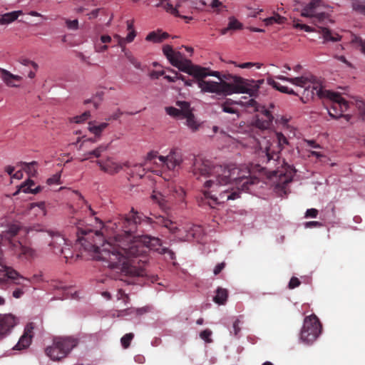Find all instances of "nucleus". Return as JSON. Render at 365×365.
<instances>
[{
  "label": "nucleus",
  "mask_w": 365,
  "mask_h": 365,
  "mask_svg": "<svg viewBox=\"0 0 365 365\" xmlns=\"http://www.w3.org/2000/svg\"><path fill=\"white\" fill-rule=\"evenodd\" d=\"M242 28V24L234 16H231L229 18L227 26L221 30V34H225L230 31H236L241 29Z\"/></svg>",
  "instance_id": "25"
},
{
  "label": "nucleus",
  "mask_w": 365,
  "mask_h": 365,
  "mask_svg": "<svg viewBox=\"0 0 365 365\" xmlns=\"http://www.w3.org/2000/svg\"><path fill=\"white\" fill-rule=\"evenodd\" d=\"M322 226V224L319 222H317V221H310V222H307L305 223V227H321Z\"/></svg>",
  "instance_id": "53"
},
{
  "label": "nucleus",
  "mask_w": 365,
  "mask_h": 365,
  "mask_svg": "<svg viewBox=\"0 0 365 365\" xmlns=\"http://www.w3.org/2000/svg\"><path fill=\"white\" fill-rule=\"evenodd\" d=\"M307 144L314 148H320L319 145L317 144L314 140H307Z\"/></svg>",
  "instance_id": "62"
},
{
  "label": "nucleus",
  "mask_w": 365,
  "mask_h": 365,
  "mask_svg": "<svg viewBox=\"0 0 365 365\" xmlns=\"http://www.w3.org/2000/svg\"><path fill=\"white\" fill-rule=\"evenodd\" d=\"M228 297V292L226 289L218 287L216 290V294L213 298L214 302L218 304H224Z\"/></svg>",
  "instance_id": "27"
},
{
  "label": "nucleus",
  "mask_w": 365,
  "mask_h": 365,
  "mask_svg": "<svg viewBox=\"0 0 365 365\" xmlns=\"http://www.w3.org/2000/svg\"><path fill=\"white\" fill-rule=\"evenodd\" d=\"M21 230V227L19 223L15 222L8 225L7 228L3 231V234L5 238V244L11 249L12 242H20L16 240L14 237L18 235L19 231Z\"/></svg>",
  "instance_id": "15"
},
{
  "label": "nucleus",
  "mask_w": 365,
  "mask_h": 365,
  "mask_svg": "<svg viewBox=\"0 0 365 365\" xmlns=\"http://www.w3.org/2000/svg\"><path fill=\"white\" fill-rule=\"evenodd\" d=\"M135 36V30H131L130 31H129V33L128 34V35L125 38H121L118 36H115V38H116L118 39V43L120 44H126V43H130L133 41Z\"/></svg>",
  "instance_id": "34"
},
{
  "label": "nucleus",
  "mask_w": 365,
  "mask_h": 365,
  "mask_svg": "<svg viewBox=\"0 0 365 365\" xmlns=\"http://www.w3.org/2000/svg\"><path fill=\"white\" fill-rule=\"evenodd\" d=\"M182 162V155L179 149H172L167 156L158 155V152L151 151L148 153L144 164L143 170H150V165L155 164L158 167L166 168L168 170H174L179 167Z\"/></svg>",
  "instance_id": "7"
},
{
  "label": "nucleus",
  "mask_w": 365,
  "mask_h": 365,
  "mask_svg": "<svg viewBox=\"0 0 365 365\" xmlns=\"http://www.w3.org/2000/svg\"><path fill=\"white\" fill-rule=\"evenodd\" d=\"M5 171L11 176L13 175V173L14 171V167L11 166V165H8L5 168Z\"/></svg>",
  "instance_id": "60"
},
{
  "label": "nucleus",
  "mask_w": 365,
  "mask_h": 365,
  "mask_svg": "<svg viewBox=\"0 0 365 365\" xmlns=\"http://www.w3.org/2000/svg\"><path fill=\"white\" fill-rule=\"evenodd\" d=\"M34 185V182L31 180H28L21 185V189L22 190V192L25 193L37 194L41 191L42 188L41 186L33 188Z\"/></svg>",
  "instance_id": "30"
},
{
  "label": "nucleus",
  "mask_w": 365,
  "mask_h": 365,
  "mask_svg": "<svg viewBox=\"0 0 365 365\" xmlns=\"http://www.w3.org/2000/svg\"><path fill=\"white\" fill-rule=\"evenodd\" d=\"M134 338V334L133 333H128L125 334L121 339H120V343L124 349H128L130 345V342Z\"/></svg>",
  "instance_id": "35"
},
{
  "label": "nucleus",
  "mask_w": 365,
  "mask_h": 365,
  "mask_svg": "<svg viewBox=\"0 0 365 365\" xmlns=\"http://www.w3.org/2000/svg\"><path fill=\"white\" fill-rule=\"evenodd\" d=\"M351 8L356 13L365 16V2L364 0H351Z\"/></svg>",
  "instance_id": "31"
},
{
  "label": "nucleus",
  "mask_w": 365,
  "mask_h": 365,
  "mask_svg": "<svg viewBox=\"0 0 365 365\" xmlns=\"http://www.w3.org/2000/svg\"><path fill=\"white\" fill-rule=\"evenodd\" d=\"M110 144H101L99 146H98L96 149L88 152L87 153L84 154V158L81 159V161H84L86 160L91 159V157L95 158H100L101 156V154L109 148Z\"/></svg>",
  "instance_id": "22"
},
{
  "label": "nucleus",
  "mask_w": 365,
  "mask_h": 365,
  "mask_svg": "<svg viewBox=\"0 0 365 365\" xmlns=\"http://www.w3.org/2000/svg\"><path fill=\"white\" fill-rule=\"evenodd\" d=\"M296 173L297 170L293 166L289 165L288 163H285L283 160L282 169L275 170L274 175L280 178L284 177V180L283 182L289 183L292 180L293 177L294 176Z\"/></svg>",
  "instance_id": "19"
},
{
  "label": "nucleus",
  "mask_w": 365,
  "mask_h": 365,
  "mask_svg": "<svg viewBox=\"0 0 365 365\" xmlns=\"http://www.w3.org/2000/svg\"><path fill=\"white\" fill-rule=\"evenodd\" d=\"M116 297L118 300H122L125 305H126L130 301L129 296L125 294L122 289H119L118 290Z\"/></svg>",
  "instance_id": "39"
},
{
  "label": "nucleus",
  "mask_w": 365,
  "mask_h": 365,
  "mask_svg": "<svg viewBox=\"0 0 365 365\" xmlns=\"http://www.w3.org/2000/svg\"><path fill=\"white\" fill-rule=\"evenodd\" d=\"M19 61L20 63H21L24 66H31L35 71H37V69L38 68V66L36 63L29 60V58H27L26 57H24V56H21L19 58Z\"/></svg>",
  "instance_id": "37"
},
{
  "label": "nucleus",
  "mask_w": 365,
  "mask_h": 365,
  "mask_svg": "<svg viewBox=\"0 0 365 365\" xmlns=\"http://www.w3.org/2000/svg\"><path fill=\"white\" fill-rule=\"evenodd\" d=\"M135 361L138 364H143L145 361V358L143 355L138 354L134 358Z\"/></svg>",
  "instance_id": "55"
},
{
  "label": "nucleus",
  "mask_w": 365,
  "mask_h": 365,
  "mask_svg": "<svg viewBox=\"0 0 365 365\" xmlns=\"http://www.w3.org/2000/svg\"><path fill=\"white\" fill-rule=\"evenodd\" d=\"M222 5V3L219 0H212L210 6L212 8H217Z\"/></svg>",
  "instance_id": "58"
},
{
  "label": "nucleus",
  "mask_w": 365,
  "mask_h": 365,
  "mask_svg": "<svg viewBox=\"0 0 365 365\" xmlns=\"http://www.w3.org/2000/svg\"><path fill=\"white\" fill-rule=\"evenodd\" d=\"M268 84L271 85L273 88L277 89V91L284 93H287L290 95L297 96V94L294 92V91L292 88H289L287 86H282L279 83L275 81L272 78L267 79Z\"/></svg>",
  "instance_id": "28"
},
{
  "label": "nucleus",
  "mask_w": 365,
  "mask_h": 365,
  "mask_svg": "<svg viewBox=\"0 0 365 365\" xmlns=\"http://www.w3.org/2000/svg\"><path fill=\"white\" fill-rule=\"evenodd\" d=\"M327 6L321 0H311L301 11V16L311 19V22L318 29L319 32L324 39V43L336 42L341 39L337 34H333L327 28L322 26L328 22H331L329 14L324 11Z\"/></svg>",
  "instance_id": "5"
},
{
  "label": "nucleus",
  "mask_w": 365,
  "mask_h": 365,
  "mask_svg": "<svg viewBox=\"0 0 365 365\" xmlns=\"http://www.w3.org/2000/svg\"><path fill=\"white\" fill-rule=\"evenodd\" d=\"M0 73H1V77L3 79V81L5 82V83L9 86H16L14 81H19L21 80V77L17 75H14L11 73L9 71L4 69L0 68Z\"/></svg>",
  "instance_id": "21"
},
{
  "label": "nucleus",
  "mask_w": 365,
  "mask_h": 365,
  "mask_svg": "<svg viewBox=\"0 0 365 365\" xmlns=\"http://www.w3.org/2000/svg\"><path fill=\"white\" fill-rule=\"evenodd\" d=\"M127 29L129 31L133 29V21H127Z\"/></svg>",
  "instance_id": "64"
},
{
  "label": "nucleus",
  "mask_w": 365,
  "mask_h": 365,
  "mask_svg": "<svg viewBox=\"0 0 365 365\" xmlns=\"http://www.w3.org/2000/svg\"><path fill=\"white\" fill-rule=\"evenodd\" d=\"M22 169L28 173L29 175L34 177L37 174V165L36 161H32L31 163L21 162V163Z\"/></svg>",
  "instance_id": "29"
},
{
  "label": "nucleus",
  "mask_w": 365,
  "mask_h": 365,
  "mask_svg": "<svg viewBox=\"0 0 365 365\" xmlns=\"http://www.w3.org/2000/svg\"><path fill=\"white\" fill-rule=\"evenodd\" d=\"M108 126V123H101L98 125L95 122H90L88 130L96 136H100L102 132Z\"/></svg>",
  "instance_id": "26"
},
{
  "label": "nucleus",
  "mask_w": 365,
  "mask_h": 365,
  "mask_svg": "<svg viewBox=\"0 0 365 365\" xmlns=\"http://www.w3.org/2000/svg\"><path fill=\"white\" fill-rule=\"evenodd\" d=\"M34 323H29L24 329L23 335L21 336L14 349L16 350H22L29 347L31 343V339L34 336Z\"/></svg>",
  "instance_id": "14"
},
{
  "label": "nucleus",
  "mask_w": 365,
  "mask_h": 365,
  "mask_svg": "<svg viewBox=\"0 0 365 365\" xmlns=\"http://www.w3.org/2000/svg\"><path fill=\"white\" fill-rule=\"evenodd\" d=\"M192 173L196 179L203 182L201 193L197 197L200 206L210 208L240 197L239 190L248 191L250 186L259 182L248 171L233 166L215 165L208 160L195 159Z\"/></svg>",
  "instance_id": "2"
},
{
  "label": "nucleus",
  "mask_w": 365,
  "mask_h": 365,
  "mask_svg": "<svg viewBox=\"0 0 365 365\" xmlns=\"http://www.w3.org/2000/svg\"><path fill=\"white\" fill-rule=\"evenodd\" d=\"M91 116L90 111H86L81 115H77L73 118V121L76 123H81L86 121Z\"/></svg>",
  "instance_id": "40"
},
{
  "label": "nucleus",
  "mask_w": 365,
  "mask_h": 365,
  "mask_svg": "<svg viewBox=\"0 0 365 365\" xmlns=\"http://www.w3.org/2000/svg\"><path fill=\"white\" fill-rule=\"evenodd\" d=\"M293 22V26L296 29L304 30L307 32H312L316 31L314 28H312V26H308L307 24H302L299 22V20H294Z\"/></svg>",
  "instance_id": "36"
},
{
  "label": "nucleus",
  "mask_w": 365,
  "mask_h": 365,
  "mask_svg": "<svg viewBox=\"0 0 365 365\" xmlns=\"http://www.w3.org/2000/svg\"><path fill=\"white\" fill-rule=\"evenodd\" d=\"M5 275L8 279L12 280L14 283L16 284H23L22 282L24 281L29 282V279L21 276L19 272L11 268L8 267L6 269Z\"/></svg>",
  "instance_id": "23"
},
{
  "label": "nucleus",
  "mask_w": 365,
  "mask_h": 365,
  "mask_svg": "<svg viewBox=\"0 0 365 365\" xmlns=\"http://www.w3.org/2000/svg\"><path fill=\"white\" fill-rule=\"evenodd\" d=\"M77 344V340L73 337H56L53 344L45 349V352L51 359L59 361L65 358Z\"/></svg>",
  "instance_id": "8"
},
{
  "label": "nucleus",
  "mask_w": 365,
  "mask_h": 365,
  "mask_svg": "<svg viewBox=\"0 0 365 365\" xmlns=\"http://www.w3.org/2000/svg\"><path fill=\"white\" fill-rule=\"evenodd\" d=\"M24 294L21 289H16L13 292V297L15 298H20Z\"/></svg>",
  "instance_id": "57"
},
{
  "label": "nucleus",
  "mask_w": 365,
  "mask_h": 365,
  "mask_svg": "<svg viewBox=\"0 0 365 365\" xmlns=\"http://www.w3.org/2000/svg\"><path fill=\"white\" fill-rule=\"evenodd\" d=\"M273 116L271 112L263 108L261 113L256 115L255 124L260 129H267L271 125Z\"/></svg>",
  "instance_id": "18"
},
{
  "label": "nucleus",
  "mask_w": 365,
  "mask_h": 365,
  "mask_svg": "<svg viewBox=\"0 0 365 365\" xmlns=\"http://www.w3.org/2000/svg\"><path fill=\"white\" fill-rule=\"evenodd\" d=\"M25 232L28 235L38 234V237L42 240H48L51 238L49 246L51 247L53 252L56 255H63L66 262H68L69 255H67V251L70 252V246L66 243V240L63 236L58 233L52 232L44 231L42 227L39 225L33 227H25Z\"/></svg>",
  "instance_id": "6"
},
{
  "label": "nucleus",
  "mask_w": 365,
  "mask_h": 365,
  "mask_svg": "<svg viewBox=\"0 0 365 365\" xmlns=\"http://www.w3.org/2000/svg\"><path fill=\"white\" fill-rule=\"evenodd\" d=\"M16 317L11 314H0V338H4L10 333L16 324Z\"/></svg>",
  "instance_id": "13"
},
{
  "label": "nucleus",
  "mask_w": 365,
  "mask_h": 365,
  "mask_svg": "<svg viewBox=\"0 0 365 365\" xmlns=\"http://www.w3.org/2000/svg\"><path fill=\"white\" fill-rule=\"evenodd\" d=\"M197 83V80H193V79H187L185 85L187 86H192L193 85V83Z\"/></svg>",
  "instance_id": "63"
},
{
  "label": "nucleus",
  "mask_w": 365,
  "mask_h": 365,
  "mask_svg": "<svg viewBox=\"0 0 365 365\" xmlns=\"http://www.w3.org/2000/svg\"><path fill=\"white\" fill-rule=\"evenodd\" d=\"M178 6V4H176L175 7L173 6V5L169 2H167L164 6V9L166 10V11L170 13L171 14L178 16L179 13L177 9V7Z\"/></svg>",
  "instance_id": "38"
},
{
  "label": "nucleus",
  "mask_w": 365,
  "mask_h": 365,
  "mask_svg": "<svg viewBox=\"0 0 365 365\" xmlns=\"http://www.w3.org/2000/svg\"><path fill=\"white\" fill-rule=\"evenodd\" d=\"M322 331V324L314 314L306 317L300 333V339L307 344L313 343Z\"/></svg>",
  "instance_id": "10"
},
{
  "label": "nucleus",
  "mask_w": 365,
  "mask_h": 365,
  "mask_svg": "<svg viewBox=\"0 0 365 365\" xmlns=\"http://www.w3.org/2000/svg\"><path fill=\"white\" fill-rule=\"evenodd\" d=\"M101 41L102 43H109L111 42V38L110 36L103 35L101 37Z\"/></svg>",
  "instance_id": "56"
},
{
  "label": "nucleus",
  "mask_w": 365,
  "mask_h": 365,
  "mask_svg": "<svg viewBox=\"0 0 365 365\" xmlns=\"http://www.w3.org/2000/svg\"><path fill=\"white\" fill-rule=\"evenodd\" d=\"M143 220L153 226L168 229L171 234L183 241H189L195 237L193 227L180 228L176 222L162 215H152L151 217L143 219L142 215L133 208L118 222L123 232L102 245L104 237L99 231L94 232L91 229L81 227V221L76 218L72 219L71 223L76 225L78 241L85 250L94 253L96 260L102 261L105 267L120 270V277H136L147 274L145 266L147 263L146 255L150 250L161 255H168L170 259H175V253L163 247L159 238L149 235H133L138 224Z\"/></svg>",
  "instance_id": "1"
},
{
  "label": "nucleus",
  "mask_w": 365,
  "mask_h": 365,
  "mask_svg": "<svg viewBox=\"0 0 365 365\" xmlns=\"http://www.w3.org/2000/svg\"><path fill=\"white\" fill-rule=\"evenodd\" d=\"M255 65H257V63H251V62H248V63H244L240 65V67L242 68H251L252 66H253Z\"/></svg>",
  "instance_id": "59"
},
{
  "label": "nucleus",
  "mask_w": 365,
  "mask_h": 365,
  "mask_svg": "<svg viewBox=\"0 0 365 365\" xmlns=\"http://www.w3.org/2000/svg\"><path fill=\"white\" fill-rule=\"evenodd\" d=\"M239 324H240L239 319H236L233 323L232 328H233L234 334L235 336H237L238 334V333L240 331V327H239Z\"/></svg>",
  "instance_id": "52"
},
{
  "label": "nucleus",
  "mask_w": 365,
  "mask_h": 365,
  "mask_svg": "<svg viewBox=\"0 0 365 365\" xmlns=\"http://www.w3.org/2000/svg\"><path fill=\"white\" fill-rule=\"evenodd\" d=\"M301 284V282L300 280L296 277H292L289 282V288L292 289H294L297 287H299Z\"/></svg>",
  "instance_id": "42"
},
{
  "label": "nucleus",
  "mask_w": 365,
  "mask_h": 365,
  "mask_svg": "<svg viewBox=\"0 0 365 365\" xmlns=\"http://www.w3.org/2000/svg\"><path fill=\"white\" fill-rule=\"evenodd\" d=\"M336 58L342 61L343 63H346L348 66L351 67V64L346 59V58L344 56H336Z\"/></svg>",
  "instance_id": "61"
},
{
  "label": "nucleus",
  "mask_w": 365,
  "mask_h": 365,
  "mask_svg": "<svg viewBox=\"0 0 365 365\" xmlns=\"http://www.w3.org/2000/svg\"><path fill=\"white\" fill-rule=\"evenodd\" d=\"M176 106L179 107V108L167 107L165 108L166 113L169 115L179 119H186V125L192 131H196L198 129L200 124L195 119L190 103L187 101H178L176 102Z\"/></svg>",
  "instance_id": "9"
},
{
  "label": "nucleus",
  "mask_w": 365,
  "mask_h": 365,
  "mask_svg": "<svg viewBox=\"0 0 365 365\" xmlns=\"http://www.w3.org/2000/svg\"><path fill=\"white\" fill-rule=\"evenodd\" d=\"M164 74L163 71H153L150 73V77L153 79H158L160 76H162Z\"/></svg>",
  "instance_id": "51"
},
{
  "label": "nucleus",
  "mask_w": 365,
  "mask_h": 365,
  "mask_svg": "<svg viewBox=\"0 0 365 365\" xmlns=\"http://www.w3.org/2000/svg\"><path fill=\"white\" fill-rule=\"evenodd\" d=\"M19 11H13L11 13H7L3 15V16L0 19V24H9L14 20H16L19 16Z\"/></svg>",
  "instance_id": "33"
},
{
  "label": "nucleus",
  "mask_w": 365,
  "mask_h": 365,
  "mask_svg": "<svg viewBox=\"0 0 365 365\" xmlns=\"http://www.w3.org/2000/svg\"><path fill=\"white\" fill-rule=\"evenodd\" d=\"M11 250L19 258L30 260L36 256V250L31 247L23 245L21 242H12Z\"/></svg>",
  "instance_id": "12"
},
{
  "label": "nucleus",
  "mask_w": 365,
  "mask_h": 365,
  "mask_svg": "<svg viewBox=\"0 0 365 365\" xmlns=\"http://www.w3.org/2000/svg\"><path fill=\"white\" fill-rule=\"evenodd\" d=\"M352 42L356 43L357 46H365V39L363 40L361 38L355 36Z\"/></svg>",
  "instance_id": "54"
},
{
  "label": "nucleus",
  "mask_w": 365,
  "mask_h": 365,
  "mask_svg": "<svg viewBox=\"0 0 365 365\" xmlns=\"http://www.w3.org/2000/svg\"><path fill=\"white\" fill-rule=\"evenodd\" d=\"M267 145L265 147V157L267 162L269 163L271 160L274 161L279 159V153L284 148L285 145H289L288 139L282 133H276L272 138V142H267Z\"/></svg>",
  "instance_id": "11"
},
{
  "label": "nucleus",
  "mask_w": 365,
  "mask_h": 365,
  "mask_svg": "<svg viewBox=\"0 0 365 365\" xmlns=\"http://www.w3.org/2000/svg\"><path fill=\"white\" fill-rule=\"evenodd\" d=\"M318 210L315 208L308 209L305 213V217H317L318 215Z\"/></svg>",
  "instance_id": "47"
},
{
  "label": "nucleus",
  "mask_w": 365,
  "mask_h": 365,
  "mask_svg": "<svg viewBox=\"0 0 365 365\" xmlns=\"http://www.w3.org/2000/svg\"><path fill=\"white\" fill-rule=\"evenodd\" d=\"M278 79L289 82L295 86L304 88V95L307 97L314 98L317 96L320 98H326L330 101L328 112L333 118H343L348 123L351 118L349 115H344L349 107V103L341 97L338 93L324 90L322 86L316 82L313 76H302L295 78H289L284 76L277 77Z\"/></svg>",
  "instance_id": "4"
},
{
  "label": "nucleus",
  "mask_w": 365,
  "mask_h": 365,
  "mask_svg": "<svg viewBox=\"0 0 365 365\" xmlns=\"http://www.w3.org/2000/svg\"><path fill=\"white\" fill-rule=\"evenodd\" d=\"M152 199L156 202L162 210H167L170 207L169 197L165 193L153 191Z\"/></svg>",
  "instance_id": "20"
},
{
  "label": "nucleus",
  "mask_w": 365,
  "mask_h": 365,
  "mask_svg": "<svg viewBox=\"0 0 365 365\" xmlns=\"http://www.w3.org/2000/svg\"><path fill=\"white\" fill-rule=\"evenodd\" d=\"M75 194L78 196L79 200L82 201L86 205L87 209L90 211L91 215L96 214L95 211L91 208V205H87V202L84 200L83 197L78 191H74Z\"/></svg>",
  "instance_id": "45"
},
{
  "label": "nucleus",
  "mask_w": 365,
  "mask_h": 365,
  "mask_svg": "<svg viewBox=\"0 0 365 365\" xmlns=\"http://www.w3.org/2000/svg\"><path fill=\"white\" fill-rule=\"evenodd\" d=\"M168 37V34L165 32L162 33L160 31H152L148 34L145 39L152 43H160L163 39Z\"/></svg>",
  "instance_id": "24"
},
{
  "label": "nucleus",
  "mask_w": 365,
  "mask_h": 365,
  "mask_svg": "<svg viewBox=\"0 0 365 365\" xmlns=\"http://www.w3.org/2000/svg\"><path fill=\"white\" fill-rule=\"evenodd\" d=\"M286 19L278 14H274L273 16L264 19V22L265 25L269 26L272 25L274 23H277L278 24H282L285 22Z\"/></svg>",
  "instance_id": "32"
},
{
  "label": "nucleus",
  "mask_w": 365,
  "mask_h": 365,
  "mask_svg": "<svg viewBox=\"0 0 365 365\" xmlns=\"http://www.w3.org/2000/svg\"><path fill=\"white\" fill-rule=\"evenodd\" d=\"M212 334V331L209 329H205L200 332V336L203 340L206 341L207 342H210L211 339H210V336Z\"/></svg>",
  "instance_id": "43"
},
{
  "label": "nucleus",
  "mask_w": 365,
  "mask_h": 365,
  "mask_svg": "<svg viewBox=\"0 0 365 365\" xmlns=\"http://www.w3.org/2000/svg\"><path fill=\"white\" fill-rule=\"evenodd\" d=\"M123 51L125 52V54L128 56V58L130 61V63L136 68H140V63L133 56H128L127 54V52L125 51V47H123Z\"/></svg>",
  "instance_id": "46"
},
{
  "label": "nucleus",
  "mask_w": 365,
  "mask_h": 365,
  "mask_svg": "<svg viewBox=\"0 0 365 365\" xmlns=\"http://www.w3.org/2000/svg\"><path fill=\"white\" fill-rule=\"evenodd\" d=\"M359 111L362 118L365 120V103L360 101L357 103Z\"/></svg>",
  "instance_id": "49"
},
{
  "label": "nucleus",
  "mask_w": 365,
  "mask_h": 365,
  "mask_svg": "<svg viewBox=\"0 0 365 365\" xmlns=\"http://www.w3.org/2000/svg\"><path fill=\"white\" fill-rule=\"evenodd\" d=\"M163 53L169 62L179 70L192 76L197 80L198 87L203 93H212L220 96L233 93H247L250 97L258 96L259 88L264 83V79L257 81L244 79L231 74L221 75L209 68L193 65L173 47H163Z\"/></svg>",
  "instance_id": "3"
},
{
  "label": "nucleus",
  "mask_w": 365,
  "mask_h": 365,
  "mask_svg": "<svg viewBox=\"0 0 365 365\" xmlns=\"http://www.w3.org/2000/svg\"><path fill=\"white\" fill-rule=\"evenodd\" d=\"M96 163L102 171L110 175L118 173L123 168L121 165L114 162L110 158H107L106 160H98Z\"/></svg>",
  "instance_id": "16"
},
{
  "label": "nucleus",
  "mask_w": 365,
  "mask_h": 365,
  "mask_svg": "<svg viewBox=\"0 0 365 365\" xmlns=\"http://www.w3.org/2000/svg\"><path fill=\"white\" fill-rule=\"evenodd\" d=\"M60 178H61L60 175H58V174L54 175L53 177L49 178L47 180V183L48 185L58 184L59 181H60Z\"/></svg>",
  "instance_id": "48"
},
{
  "label": "nucleus",
  "mask_w": 365,
  "mask_h": 365,
  "mask_svg": "<svg viewBox=\"0 0 365 365\" xmlns=\"http://www.w3.org/2000/svg\"><path fill=\"white\" fill-rule=\"evenodd\" d=\"M234 103L245 106L247 107H252L254 108H257V101L253 98L249 99L248 101H240L239 102L232 101L231 99H227L221 105L222 110L224 112L228 113H236L237 110L232 107V105Z\"/></svg>",
  "instance_id": "17"
},
{
  "label": "nucleus",
  "mask_w": 365,
  "mask_h": 365,
  "mask_svg": "<svg viewBox=\"0 0 365 365\" xmlns=\"http://www.w3.org/2000/svg\"><path fill=\"white\" fill-rule=\"evenodd\" d=\"M225 262H221V263L217 264L214 268V270H213L214 274L215 275L219 274L222 272V270L225 268Z\"/></svg>",
  "instance_id": "50"
},
{
  "label": "nucleus",
  "mask_w": 365,
  "mask_h": 365,
  "mask_svg": "<svg viewBox=\"0 0 365 365\" xmlns=\"http://www.w3.org/2000/svg\"><path fill=\"white\" fill-rule=\"evenodd\" d=\"M123 115V112L118 108L113 113L106 118V120H116Z\"/></svg>",
  "instance_id": "44"
},
{
  "label": "nucleus",
  "mask_w": 365,
  "mask_h": 365,
  "mask_svg": "<svg viewBox=\"0 0 365 365\" xmlns=\"http://www.w3.org/2000/svg\"><path fill=\"white\" fill-rule=\"evenodd\" d=\"M65 24L66 25V27L69 30L76 31L78 29V21L77 19H74V20L66 19Z\"/></svg>",
  "instance_id": "41"
}]
</instances>
